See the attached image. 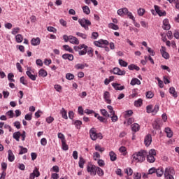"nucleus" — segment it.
<instances>
[{"label":"nucleus","instance_id":"obj_1","mask_svg":"<svg viewBox=\"0 0 179 179\" xmlns=\"http://www.w3.org/2000/svg\"><path fill=\"white\" fill-rule=\"evenodd\" d=\"M146 156H148V151L141 150L132 155V161L136 162V163H143L146 160Z\"/></svg>","mask_w":179,"mask_h":179},{"label":"nucleus","instance_id":"obj_2","mask_svg":"<svg viewBox=\"0 0 179 179\" xmlns=\"http://www.w3.org/2000/svg\"><path fill=\"white\" fill-rule=\"evenodd\" d=\"M164 176L165 179H174V176H176L174 168L171 166L166 167Z\"/></svg>","mask_w":179,"mask_h":179},{"label":"nucleus","instance_id":"obj_3","mask_svg":"<svg viewBox=\"0 0 179 179\" xmlns=\"http://www.w3.org/2000/svg\"><path fill=\"white\" fill-rule=\"evenodd\" d=\"M156 150L155 149H151L148 153H147L146 157H147V161L149 163H155L156 162Z\"/></svg>","mask_w":179,"mask_h":179},{"label":"nucleus","instance_id":"obj_4","mask_svg":"<svg viewBox=\"0 0 179 179\" xmlns=\"http://www.w3.org/2000/svg\"><path fill=\"white\" fill-rule=\"evenodd\" d=\"M78 23L85 30H89V26H92V22L86 18L78 19Z\"/></svg>","mask_w":179,"mask_h":179},{"label":"nucleus","instance_id":"obj_5","mask_svg":"<svg viewBox=\"0 0 179 179\" xmlns=\"http://www.w3.org/2000/svg\"><path fill=\"white\" fill-rule=\"evenodd\" d=\"M90 138L92 141H96V139H103V134L101 133H96V129L92 128L90 130Z\"/></svg>","mask_w":179,"mask_h":179},{"label":"nucleus","instance_id":"obj_6","mask_svg":"<svg viewBox=\"0 0 179 179\" xmlns=\"http://www.w3.org/2000/svg\"><path fill=\"white\" fill-rule=\"evenodd\" d=\"M75 51H79V55H85L87 52L88 47L85 45H79L78 46H75L74 48Z\"/></svg>","mask_w":179,"mask_h":179},{"label":"nucleus","instance_id":"obj_7","mask_svg":"<svg viewBox=\"0 0 179 179\" xmlns=\"http://www.w3.org/2000/svg\"><path fill=\"white\" fill-rule=\"evenodd\" d=\"M26 73L31 80L34 81L37 78V75L34 73V69H31L30 67H27Z\"/></svg>","mask_w":179,"mask_h":179},{"label":"nucleus","instance_id":"obj_8","mask_svg":"<svg viewBox=\"0 0 179 179\" xmlns=\"http://www.w3.org/2000/svg\"><path fill=\"white\" fill-rule=\"evenodd\" d=\"M87 171L91 174V176H96L97 174V166L90 164L87 166Z\"/></svg>","mask_w":179,"mask_h":179},{"label":"nucleus","instance_id":"obj_9","mask_svg":"<svg viewBox=\"0 0 179 179\" xmlns=\"http://www.w3.org/2000/svg\"><path fill=\"white\" fill-rule=\"evenodd\" d=\"M94 44L96 47H103V45H108V41L101 39L98 41H94Z\"/></svg>","mask_w":179,"mask_h":179},{"label":"nucleus","instance_id":"obj_10","mask_svg":"<svg viewBox=\"0 0 179 179\" xmlns=\"http://www.w3.org/2000/svg\"><path fill=\"white\" fill-rule=\"evenodd\" d=\"M152 135L150 134H147L145 136V138H144V144H145V146H147V148L148 146H150V145L152 144Z\"/></svg>","mask_w":179,"mask_h":179},{"label":"nucleus","instance_id":"obj_11","mask_svg":"<svg viewBox=\"0 0 179 179\" xmlns=\"http://www.w3.org/2000/svg\"><path fill=\"white\" fill-rule=\"evenodd\" d=\"M162 29L164 30H170V29H171V26L170 25V22H169V19H164L163 20Z\"/></svg>","mask_w":179,"mask_h":179},{"label":"nucleus","instance_id":"obj_12","mask_svg":"<svg viewBox=\"0 0 179 179\" xmlns=\"http://www.w3.org/2000/svg\"><path fill=\"white\" fill-rule=\"evenodd\" d=\"M160 52L165 59H169L170 58V55L166 52V47L162 46V49L160 50Z\"/></svg>","mask_w":179,"mask_h":179},{"label":"nucleus","instance_id":"obj_13","mask_svg":"<svg viewBox=\"0 0 179 179\" xmlns=\"http://www.w3.org/2000/svg\"><path fill=\"white\" fill-rule=\"evenodd\" d=\"M114 75L124 76L125 75V71H122L118 67H115L113 70Z\"/></svg>","mask_w":179,"mask_h":179},{"label":"nucleus","instance_id":"obj_14","mask_svg":"<svg viewBox=\"0 0 179 179\" xmlns=\"http://www.w3.org/2000/svg\"><path fill=\"white\" fill-rule=\"evenodd\" d=\"M110 92L108 91H106L103 94V99L106 103H107V104H111V99H110Z\"/></svg>","mask_w":179,"mask_h":179},{"label":"nucleus","instance_id":"obj_15","mask_svg":"<svg viewBox=\"0 0 179 179\" xmlns=\"http://www.w3.org/2000/svg\"><path fill=\"white\" fill-rule=\"evenodd\" d=\"M154 8L155 9L156 13H157V15H159V16H166V11H162L160 10V7L157 5L154 6Z\"/></svg>","mask_w":179,"mask_h":179},{"label":"nucleus","instance_id":"obj_16","mask_svg":"<svg viewBox=\"0 0 179 179\" xmlns=\"http://www.w3.org/2000/svg\"><path fill=\"white\" fill-rule=\"evenodd\" d=\"M41 40L40 39V38L37 37V38H33L31 40V45H40V43H41Z\"/></svg>","mask_w":179,"mask_h":179},{"label":"nucleus","instance_id":"obj_17","mask_svg":"<svg viewBox=\"0 0 179 179\" xmlns=\"http://www.w3.org/2000/svg\"><path fill=\"white\" fill-rule=\"evenodd\" d=\"M127 13H128V8H120L117 10V15L119 16H124Z\"/></svg>","mask_w":179,"mask_h":179},{"label":"nucleus","instance_id":"obj_18","mask_svg":"<svg viewBox=\"0 0 179 179\" xmlns=\"http://www.w3.org/2000/svg\"><path fill=\"white\" fill-rule=\"evenodd\" d=\"M69 43H71V44H79V40L78 39V38L73 36H69Z\"/></svg>","mask_w":179,"mask_h":179},{"label":"nucleus","instance_id":"obj_19","mask_svg":"<svg viewBox=\"0 0 179 179\" xmlns=\"http://www.w3.org/2000/svg\"><path fill=\"white\" fill-rule=\"evenodd\" d=\"M8 161L10 162V163H12V162H14L15 160V155H13V152H12V150H9L8 151Z\"/></svg>","mask_w":179,"mask_h":179},{"label":"nucleus","instance_id":"obj_20","mask_svg":"<svg viewBox=\"0 0 179 179\" xmlns=\"http://www.w3.org/2000/svg\"><path fill=\"white\" fill-rule=\"evenodd\" d=\"M48 75V73H47V71H45L44 69H41L38 71V76L39 78H45Z\"/></svg>","mask_w":179,"mask_h":179},{"label":"nucleus","instance_id":"obj_21","mask_svg":"<svg viewBox=\"0 0 179 179\" xmlns=\"http://www.w3.org/2000/svg\"><path fill=\"white\" fill-rule=\"evenodd\" d=\"M112 86L115 90H124V89H125L124 86H121V85L118 83H113Z\"/></svg>","mask_w":179,"mask_h":179},{"label":"nucleus","instance_id":"obj_22","mask_svg":"<svg viewBox=\"0 0 179 179\" xmlns=\"http://www.w3.org/2000/svg\"><path fill=\"white\" fill-rule=\"evenodd\" d=\"M86 66V68H87V66H89V65H87V64H77L75 66V69H85V67Z\"/></svg>","mask_w":179,"mask_h":179},{"label":"nucleus","instance_id":"obj_23","mask_svg":"<svg viewBox=\"0 0 179 179\" xmlns=\"http://www.w3.org/2000/svg\"><path fill=\"white\" fill-rule=\"evenodd\" d=\"M109 156L111 162H115V160H117V154H115V152H114L113 151H110L109 152Z\"/></svg>","mask_w":179,"mask_h":179},{"label":"nucleus","instance_id":"obj_24","mask_svg":"<svg viewBox=\"0 0 179 179\" xmlns=\"http://www.w3.org/2000/svg\"><path fill=\"white\" fill-rule=\"evenodd\" d=\"M156 174L157 177H162L163 174H164V170L163 169V168H158L156 171Z\"/></svg>","mask_w":179,"mask_h":179},{"label":"nucleus","instance_id":"obj_25","mask_svg":"<svg viewBox=\"0 0 179 179\" xmlns=\"http://www.w3.org/2000/svg\"><path fill=\"white\" fill-rule=\"evenodd\" d=\"M64 59H69V61H73V55L71 54H64L62 55Z\"/></svg>","mask_w":179,"mask_h":179},{"label":"nucleus","instance_id":"obj_26","mask_svg":"<svg viewBox=\"0 0 179 179\" xmlns=\"http://www.w3.org/2000/svg\"><path fill=\"white\" fill-rule=\"evenodd\" d=\"M169 93L170 94H172L173 97H178L177 92L176 91V88L173 87H170L169 89Z\"/></svg>","mask_w":179,"mask_h":179},{"label":"nucleus","instance_id":"obj_27","mask_svg":"<svg viewBox=\"0 0 179 179\" xmlns=\"http://www.w3.org/2000/svg\"><path fill=\"white\" fill-rule=\"evenodd\" d=\"M165 132L168 138H171L173 136V131H171V129H170V127L165 128Z\"/></svg>","mask_w":179,"mask_h":179},{"label":"nucleus","instance_id":"obj_28","mask_svg":"<svg viewBox=\"0 0 179 179\" xmlns=\"http://www.w3.org/2000/svg\"><path fill=\"white\" fill-rule=\"evenodd\" d=\"M130 85H131V86H135V85H141V80H139L138 78H133L131 80Z\"/></svg>","mask_w":179,"mask_h":179},{"label":"nucleus","instance_id":"obj_29","mask_svg":"<svg viewBox=\"0 0 179 179\" xmlns=\"http://www.w3.org/2000/svg\"><path fill=\"white\" fill-rule=\"evenodd\" d=\"M13 138L14 139H15V141H17V142H19L20 139V131H17V132H15L13 134Z\"/></svg>","mask_w":179,"mask_h":179},{"label":"nucleus","instance_id":"obj_30","mask_svg":"<svg viewBox=\"0 0 179 179\" xmlns=\"http://www.w3.org/2000/svg\"><path fill=\"white\" fill-rule=\"evenodd\" d=\"M128 68L130 71H134L135 69L136 71H140L141 68L139 66L135 65V64H130L128 66Z\"/></svg>","mask_w":179,"mask_h":179},{"label":"nucleus","instance_id":"obj_31","mask_svg":"<svg viewBox=\"0 0 179 179\" xmlns=\"http://www.w3.org/2000/svg\"><path fill=\"white\" fill-rule=\"evenodd\" d=\"M139 128H140V127L138 124V123H134V124H131V129L134 132H138V131H139Z\"/></svg>","mask_w":179,"mask_h":179},{"label":"nucleus","instance_id":"obj_32","mask_svg":"<svg viewBox=\"0 0 179 179\" xmlns=\"http://www.w3.org/2000/svg\"><path fill=\"white\" fill-rule=\"evenodd\" d=\"M109 29H112L113 30H118L120 27L118 25L114 24V23H110L108 24Z\"/></svg>","mask_w":179,"mask_h":179},{"label":"nucleus","instance_id":"obj_33","mask_svg":"<svg viewBox=\"0 0 179 179\" xmlns=\"http://www.w3.org/2000/svg\"><path fill=\"white\" fill-rule=\"evenodd\" d=\"M96 173L99 177H102V176H104V171L101 169V168L96 166Z\"/></svg>","mask_w":179,"mask_h":179},{"label":"nucleus","instance_id":"obj_34","mask_svg":"<svg viewBox=\"0 0 179 179\" xmlns=\"http://www.w3.org/2000/svg\"><path fill=\"white\" fill-rule=\"evenodd\" d=\"M83 10L85 15H90V8L87 6L83 7Z\"/></svg>","mask_w":179,"mask_h":179},{"label":"nucleus","instance_id":"obj_35","mask_svg":"<svg viewBox=\"0 0 179 179\" xmlns=\"http://www.w3.org/2000/svg\"><path fill=\"white\" fill-rule=\"evenodd\" d=\"M85 159H83V157H80V160L78 162V164H79V167H80V169H83V166L85 165Z\"/></svg>","mask_w":179,"mask_h":179},{"label":"nucleus","instance_id":"obj_36","mask_svg":"<svg viewBox=\"0 0 179 179\" xmlns=\"http://www.w3.org/2000/svg\"><path fill=\"white\" fill-rule=\"evenodd\" d=\"M143 104L142 99H138L137 101H134L135 107H141Z\"/></svg>","mask_w":179,"mask_h":179},{"label":"nucleus","instance_id":"obj_37","mask_svg":"<svg viewBox=\"0 0 179 179\" xmlns=\"http://www.w3.org/2000/svg\"><path fill=\"white\" fill-rule=\"evenodd\" d=\"M62 149H63V150H65V151L69 149V146L66 145V141H62Z\"/></svg>","mask_w":179,"mask_h":179},{"label":"nucleus","instance_id":"obj_38","mask_svg":"<svg viewBox=\"0 0 179 179\" xmlns=\"http://www.w3.org/2000/svg\"><path fill=\"white\" fill-rule=\"evenodd\" d=\"M62 114V118H64V120H68V115H66V110L63 108L62 110L60 111Z\"/></svg>","mask_w":179,"mask_h":179},{"label":"nucleus","instance_id":"obj_39","mask_svg":"<svg viewBox=\"0 0 179 179\" xmlns=\"http://www.w3.org/2000/svg\"><path fill=\"white\" fill-rule=\"evenodd\" d=\"M15 40L17 43H22V41H23V36H22V34H17L15 36Z\"/></svg>","mask_w":179,"mask_h":179},{"label":"nucleus","instance_id":"obj_40","mask_svg":"<svg viewBox=\"0 0 179 179\" xmlns=\"http://www.w3.org/2000/svg\"><path fill=\"white\" fill-rule=\"evenodd\" d=\"M74 125L77 129H80V127L82 125V121L80 120H76L74 122Z\"/></svg>","mask_w":179,"mask_h":179},{"label":"nucleus","instance_id":"obj_41","mask_svg":"<svg viewBox=\"0 0 179 179\" xmlns=\"http://www.w3.org/2000/svg\"><path fill=\"white\" fill-rule=\"evenodd\" d=\"M147 113L148 114H153V106L149 105L146 107Z\"/></svg>","mask_w":179,"mask_h":179},{"label":"nucleus","instance_id":"obj_42","mask_svg":"<svg viewBox=\"0 0 179 179\" xmlns=\"http://www.w3.org/2000/svg\"><path fill=\"white\" fill-rule=\"evenodd\" d=\"M108 118H111L112 122H117L118 121V116L114 113L113 115H111L110 117Z\"/></svg>","mask_w":179,"mask_h":179},{"label":"nucleus","instance_id":"obj_43","mask_svg":"<svg viewBox=\"0 0 179 179\" xmlns=\"http://www.w3.org/2000/svg\"><path fill=\"white\" fill-rule=\"evenodd\" d=\"M20 150L19 152V155H24V153H27V148L23 147V146H20Z\"/></svg>","mask_w":179,"mask_h":179},{"label":"nucleus","instance_id":"obj_44","mask_svg":"<svg viewBox=\"0 0 179 179\" xmlns=\"http://www.w3.org/2000/svg\"><path fill=\"white\" fill-rule=\"evenodd\" d=\"M101 114H102V115H103V117H111V115H110V114H108V112H107V110L106 109H101Z\"/></svg>","mask_w":179,"mask_h":179},{"label":"nucleus","instance_id":"obj_45","mask_svg":"<svg viewBox=\"0 0 179 179\" xmlns=\"http://www.w3.org/2000/svg\"><path fill=\"white\" fill-rule=\"evenodd\" d=\"M74 78H75V76H73V74L71 73H68L66 75V79H68V80H73Z\"/></svg>","mask_w":179,"mask_h":179},{"label":"nucleus","instance_id":"obj_46","mask_svg":"<svg viewBox=\"0 0 179 179\" xmlns=\"http://www.w3.org/2000/svg\"><path fill=\"white\" fill-rule=\"evenodd\" d=\"M32 173L34 175L35 177H40V171L37 167H35Z\"/></svg>","mask_w":179,"mask_h":179},{"label":"nucleus","instance_id":"obj_47","mask_svg":"<svg viewBox=\"0 0 179 179\" xmlns=\"http://www.w3.org/2000/svg\"><path fill=\"white\" fill-rule=\"evenodd\" d=\"M119 64L120 66H124L126 68V66H128V63L123 59H119Z\"/></svg>","mask_w":179,"mask_h":179},{"label":"nucleus","instance_id":"obj_48","mask_svg":"<svg viewBox=\"0 0 179 179\" xmlns=\"http://www.w3.org/2000/svg\"><path fill=\"white\" fill-rule=\"evenodd\" d=\"M63 48L66 51H69V52H73V50L71 47H69V45H64Z\"/></svg>","mask_w":179,"mask_h":179},{"label":"nucleus","instance_id":"obj_49","mask_svg":"<svg viewBox=\"0 0 179 179\" xmlns=\"http://www.w3.org/2000/svg\"><path fill=\"white\" fill-rule=\"evenodd\" d=\"M76 36H78V37H81V38H83L84 40H86V38H87V35L80 32H77Z\"/></svg>","mask_w":179,"mask_h":179},{"label":"nucleus","instance_id":"obj_50","mask_svg":"<svg viewBox=\"0 0 179 179\" xmlns=\"http://www.w3.org/2000/svg\"><path fill=\"white\" fill-rule=\"evenodd\" d=\"M137 13H138V16H143V15H145V8H140L137 10Z\"/></svg>","mask_w":179,"mask_h":179},{"label":"nucleus","instance_id":"obj_51","mask_svg":"<svg viewBox=\"0 0 179 179\" xmlns=\"http://www.w3.org/2000/svg\"><path fill=\"white\" fill-rule=\"evenodd\" d=\"M57 136L59 139H61V142H64L65 141H66L65 139V136L62 133H58Z\"/></svg>","mask_w":179,"mask_h":179},{"label":"nucleus","instance_id":"obj_52","mask_svg":"<svg viewBox=\"0 0 179 179\" xmlns=\"http://www.w3.org/2000/svg\"><path fill=\"white\" fill-rule=\"evenodd\" d=\"M124 171H125L126 174H127V176H131V174L134 173V171L131 168H127V169H124Z\"/></svg>","mask_w":179,"mask_h":179},{"label":"nucleus","instance_id":"obj_53","mask_svg":"<svg viewBox=\"0 0 179 179\" xmlns=\"http://www.w3.org/2000/svg\"><path fill=\"white\" fill-rule=\"evenodd\" d=\"M95 150H97L98 152H101L102 153V152H104L105 149L104 148H101L100 145H96Z\"/></svg>","mask_w":179,"mask_h":179},{"label":"nucleus","instance_id":"obj_54","mask_svg":"<svg viewBox=\"0 0 179 179\" xmlns=\"http://www.w3.org/2000/svg\"><path fill=\"white\" fill-rule=\"evenodd\" d=\"M19 31H20V28L15 27L12 29L11 33H12V34H13L15 36V35L17 34V33H19Z\"/></svg>","mask_w":179,"mask_h":179},{"label":"nucleus","instance_id":"obj_55","mask_svg":"<svg viewBox=\"0 0 179 179\" xmlns=\"http://www.w3.org/2000/svg\"><path fill=\"white\" fill-rule=\"evenodd\" d=\"M14 77L15 76L12 73L8 74V79L10 82H15V80L13 79Z\"/></svg>","mask_w":179,"mask_h":179},{"label":"nucleus","instance_id":"obj_56","mask_svg":"<svg viewBox=\"0 0 179 179\" xmlns=\"http://www.w3.org/2000/svg\"><path fill=\"white\" fill-rule=\"evenodd\" d=\"M107 108L109 110L110 115H114L115 113V111H114V109L113 108V106H108Z\"/></svg>","mask_w":179,"mask_h":179},{"label":"nucleus","instance_id":"obj_57","mask_svg":"<svg viewBox=\"0 0 179 179\" xmlns=\"http://www.w3.org/2000/svg\"><path fill=\"white\" fill-rule=\"evenodd\" d=\"M152 127L154 129H160V124H159L157 122H154L152 123Z\"/></svg>","mask_w":179,"mask_h":179},{"label":"nucleus","instance_id":"obj_58","mask_svg":"<svg viewBox=\"0 0 179 179\" xmlns=\"http://www.w3.org/2000/svg\"><path fill=\"white\" fill-rule=\"evenodd\" d=\"M153 96H155V94H153V92L149 91L146 93V98L147 99H152Z\"/></svg>","mask_w":179,"mask_h":179},{"label":"nucleus","instance_id":"obj_59","mask_svg":"<svg viewBox=\"0 0 179 179\" xmlns=\"http://www.w3.org/2000/svg\"><path fill=\"white\" fill-rule=\"evenodd\" d=\"M1 169L3 171L6 172V169H8V164L6 162H2Z\"/></svg>","mask_w":179,"mask_h":179},{"label":"nucleus","instance_id":"obj_60","mask_svg":"<svg viewBox=\"0 0 179 179\" xmlns=\"http://www.w3.org/2000/svg\"><path fill=\"white\" fill-rule=\"evenodd\" d=\"M159 105H155L154 108L152 109V114L155 115V114H157V111H159Z\"/></svg>","mask_w":179,"mask_h":179},{"label":"nucleus","instance_id":"obj_61","mask_svg":"<svg viewBox=\"0 0 179 179\" xmlns=\"http://www.w3.org/2000/svg\"><path fill=\"white\" fill-rule=\"evenodd\" d=\"M119 152H120V153H123V155H125V153L127 152V148L122 146L119 148Z\"/></svg>","mask_w":179,"mask_h":179},{"label":"nucleus","instance_id":"obj_62","mask_svg":"<svg viewBox=\"0 0 179 179\" xmlns=\"http://www.w3.org/2000/svg\"><path fill=\"white\" fill-rule=\"evenodd\" d=\"M48 31H50L52 33H57V29H55L54 27H48Z\"/></svg>","mask_w":179,"mask_h":179},{"label":"nucleus","instance_id":"obj_63","mask_svg":"<svg viewBox=\"0 0 179 179\" xmlns=\"http://www.w3.org/2000/svg\"><path fill=\"white\" fill-rule=\"evenodd\" d=\"M6 115L10 117V118H13L15 117V114L13 113V110H9L6 113Z\"/></svg>","mask_w":179,"mask_h":179},{"label":"nucleus","instance_id":"obj_64","mask_svg":"<svg viewBox=\"0 0 179 179\" xmlns=\"http://www.w3.org/2000/svg\"><path fill=\"white\" fill-rule=\"evenodd\" d=\"M156 171H157L156 168L152 167L149 169L148 174H153V173H156Z\"/></svg>","mask_w":179,"mask_h":179}]
</instances>
